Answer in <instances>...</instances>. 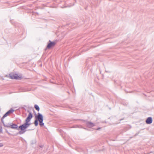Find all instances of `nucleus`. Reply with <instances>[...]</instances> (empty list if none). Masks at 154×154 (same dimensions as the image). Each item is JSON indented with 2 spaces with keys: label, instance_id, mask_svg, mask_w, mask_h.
I'll return each mask as SVG.
<instances>
[{
  "label": "nucleus",
  "instance_id": "nucleus-10",
  "mask_svg": "<svg viewBox=\"0 0 154 154\" xmlns=\"http://www.w3.org/2000/svg\"><path fill=\"white\" fill-rule=\"evenodd\" d=\"M3 124V125L5 127H7V128H10V125H11L9 124H8L7 125H6L4 123V121H3V122H2Z\"/></svg>",
  "mask_w": 154,
  "mask_h": 154
},
{
  "label": "nucleus",
  "instance_id": "nucleus-17",
  "mask_svg": "<svg viewBox=\"0 0 154 154\" xmlns=\"http://www.w3.org/2000/svg\"><path fill=\"white\" fill-rule=\"evenodd\" d=\"M101 128H98L96 130H99Z\"/></svg>",
  "mask_w": 154,
  "mask_h": 154
},
{
  "label": "nucleus",
  "instance_id": "nucleus-2",
  "mask_svg": "<svg viewBox=\"0 0 154 154\" xmlns=\"http://www.w3.org/2000/svg\"><path fill=\"white\" fill-rule=\"evenodd\" d=\"M14 111V110L12 109H11L6 112L3 116L2 117L1 119V121L2 122H3L4 119L10 113H12Z\"/></svg>",
  "mask_w": 154,
  "mask_h": 154
},
{
  "label": "nucleus",
  "instance_id": "nucleus-11",
  "mask_svg": "<svg viewBox=\"0 0 154 154\" xmlns=\"http://www.w3.org/2000/svg\"><path fill=\"white\" fill-rule=\"evenodd\" d=\"M34 107L36 110L37 111H38L40 110V108L39 106L37 105H35L34 106Z\"/></svg>",
  "mask_w": 154,
  "mask_h": 154
},
{
  "label": "nucleus",
  "instance_id": "nucleus-14",
  "mask_svg": "<svg viewBox=\"0 0 154 154\" xmlns=\"http://www.w3.org/2000/svg\"><path fill=\"white\" fill-rule=\"evenodd\" d=\"M34 124L35 126H37L38 125V120H35L34 122Z\"/></svg>",
  "mask_w": 154,
  "mask_h": 154
},
{
  "label": "nucleus",
  "instance_id": "nucleus-6",
  "mask_svg": "<svg viewBox=\"0 0 154 154\" xmlns=\"http://www.w3.org/2000/svg\"><path fill=\"white\" fill-rule=\"evenodd\" d=\"M49 42H50V43L47 46V48L49 49L54 47L55 45V43L54 42H52L50 40H49Z\"/></svg>",
  "mask_w": 154,
  "mask_h": 154
},
{
  "label": "nucleus",
  "instance_id": "nucleus-13",
  "mask_svg": "<svg viewBox=\"0 0 154 154\" xmlns=\"http://www.w3.org/2000/svg\"><path fill=\"white\" fill-rule=\"evenodd\" d=\"M26 131L25 130L23 131H22L21 130V131H19V133L20 134H24Z\"/></svg>",
  "mask_w": 154,
  "mask_h": 154
},
{
  "label": "nucleus",
  "instance_id": "nucleus-8",
  "mask_svg": "<svg viewBox=\"0 0 154 154\" xmlns=\"http://www.w3.org/2000/svg\"><path fill=\"white\" fill-rule=\"evenodd\" d=\"M18 126L17 124H13L10 125V128L14 129H17L19 130L20 128H17Z\"/></svg>",
  "mask_w": 154,
  "mask_h": 154
},
{
  "label": "nucleus",
  "instance_id": "nucleus-18",
  "mask_svg": "<svg viewBox=\"0 0 154 154\" xmlns=\"http://www.w3.org/2000/svg\"><path fill=\"white\" fill-rule=\"evenodd\" d=\"M40 146V147H43V145H42V146Z\"/></svg>",
  "mask_w": 154,
  "mask_h": 154
},
{
  "label": "nucleus",
  "instance_id": "nucleus-3",
  "mask_svg": "<svg viewBox=\"0 0 154 154\" xmlns=\"http://www.w3.org/2000/svg\"><path fill=\"white\" fill-rule=\"evenodd\" d=\"M35 118L36 120H38L39 121L43 120V116L40 113H38V115L35 116Z\"/></svg>",
  "mask_w": 154,
  "mask_h": 154
},
{
  "label": "nucleus",
  "instance_id": "nucleus-5",
  "mask_svg": "<svg viewBox=\"0 0 154 154\" xmlns=\"http://www.w3.org/2000/svg\"><path fill=\"white\" fill-rule=\"evenodd\" d=\"M85 124L89 128H91L95 125L93 123L88 121H86Z\"/></svg>",
  "mask_w": 154,
  "mask_h": 154
},
{
  "label": "nucleus",
  "instance_id": "nucleus-4",
  "mask_svg": "<svg viewBox=\"0 0 154 154\" xmlns=\"http://www.w3.org/2000/svg\"><path fill=\"white\" fill-rule=\"evenodd\" d=\"M10 78L12 79H18L19 77L17 74L11 73L10 74Z\"/></svg>",
  "mask_w": 154,
  "mask_h": 154
},
{
  "label": "nucleus",
  "instance_id": "nucleus-7",
  "mask_svg": "<svg viewBox=\"0 0 154 154\" xmlns=\"http://www.w3.org/2000/svg\"><path fill=\"white\" fill-rule=\"evenodd\" d=\"M32 116H33L32 113L31 112H29L28 115V117L25 119V121L29 122L32 117Z\"/></svg>",
  "mask_w": 154,
  "mask_h": 154
},
{
  "label": "nucleus",
  "instance_id": "nucleus-12",
  "mask_svg": "<svg viewBox=\"0 0 154 154\" xmlns=\"http://www.w3.org/2000/svg\"><path fill=\"white\" fill-rule=\"evenodd\" d=\"M43 120H42L39 121V125L41 126H42L44 125V124L43 122Z\"/></svg>",
  "mask_w": 154,
  "mask_h": 154
},
{
  "label": "nucleus",
  "instance_id": "nucleus-9",
  "mask_svg": "<svg viewBox=\"0 0 154 154\" xmlns=\"http://www.w3.org/2000/svg\"><path fill=\"white\" fill-rule=\"evenodd\" d=\"M152 118L149 117L147 118L146 120V123L147 124H150L152 122Z\"/></svg>",
  "mask_w": 154,
  "mask_h": 154
},
{
  "label": "nucleus",
  "instance_id": "nucleus-15",
  "mask_svg": "<svg viewBox=\"0 0 154 154\" xmlns=\"http://www.w3.org/2000/svg\"><path fill=\"white\" fill-rule=\"evenodd\" d=\"M2 127L0 126V133H2Z\"/></svg>",
  "mask_w": 154,
  "mask_h": 154
},
{
  "label": "nucleus",
  "instance_id": "nucleus-1",
  "mask_svg": "<svg viewBox=\"0 0 154 154\" xmlns=\"http://www.w3.org/2000/svg\"><path fill=\"white\" fill-rule=\"evenodd\" d=\"M25 122L20 125L19 127V128H20L22 131L26 129L31 124L30 123H29V122L27 121H25Z\"/></svg>",
  "mask_w": 154,
  "mask_h": 154
},
{
  "label": "nucleus",
  "instance_id": "nucleus-16",
  "mask_svg": "<svg viewBox=\"0 0 154 154\" xmlns=\"http://www.w3.org/2000/svg\"><path fill=\"white\" fill-rule=\"evenodd\" d=\"M3 146V144L2 143H0V147H1Z\"/></svg>",
  "mask_w": 154,
  "mask_h": 154
}]
</instances>
